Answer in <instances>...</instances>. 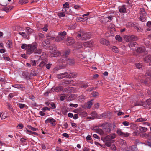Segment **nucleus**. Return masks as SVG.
Segmentation results:
<instances>
[{"instance_id":"nucleus-1","label":"nucleus","mask_w":151,"mask_h":151,"mask_svg":"<svg viewBox=\"0 0 151 151\" xmlns=\"http://www.w3.org/2000/svg\"><path fill=\"white\" fill-rule=\"evenodd\" d=\"M77 37L82 40H86L89 39L91 37V34L90 32H87L82 33V34H78Z\"/></svg>"},{"instance_id":"nucleus-2","label":"nucleus","mask_w":151,"mask_h":151,"mask_svg":"<svg viewBox=\"0 0 151 151\" xmlns=\"http://www.w3.org/2000/svg\"><path fill=\"white\" fill-rule=\"evenodd\" d=\"M37 48V45L35 44H28L27 45V53L30 54L34 52Z\"/></svg>"},{"instance_id":"nucleus-3","label":"nucleus","mask_w":151,"mask_h":151,"mask_svg":"<svg viewBox=\"0 0 151 151\" xmlns=\"http://www.w3.org/2000/svg\"><path fill=\"white\" fill-rule=\"evenodd\" d=\"M46 123H50L52 126H55L57 123L56 120L52 118H48L45 121Z\"/></svg>"},{"instance_id":"nucleus-4","label":"nucleus","mask_w":151,"mask_h":151,"mask_svg":"<svg viewBox=\"0 0 151 151\" xmlns=\"http://www.w3.org/2000/svg\"><path fill=\"white\" fill-rule=\"evenodd\" d=\"M125 38L127 42L134 41L137 40V38L133 35L126 36Z\"/></svg>"},{"instance_id":"nucleus-5","label":"nucleus","mask_w":151,"mask_h":151,"mask_svg":"<svg viewBox=\"0 0 151 151\" xmlns=\"http://www.w3.org/2000/svg\"><path fill=\"white\" fill-rule=\"evenodd\" d=\"M55 37V35L52 32H50L47 34L46 38L48 40H51L54 39Z\"/></svg>"},{"instance_id":"nucleus-6","label":"nucleus","mask_w":151,"mask_h":151,"mask_svg":"<svg viewBox=\"0 0 151 151\" xmlns=\"http://www.w3.org/2000/svg\"><path fill=\"white\" fill-rule=\"evenodd\" d=\"M147 15V13L145 12L142 13L140 17L139 18V20L142 22H144L146 21Z\"/></svg>"},{"instance_id":"nucleus-7","label":"nucleus","mask_w":151,"mask_h":151,"mask_svg":"<svg viewBox=\"0 0 151 151\" xmlns=\"http://www.w3.org/2000/svg\"><path fill=\"white\" fill-rule=\"evenodd\" d=\"M75 42V40L72 37L67 38L66 40V43L67 45H71Z\"/></svg>"},{"instance_id":"nucleus-8","label":"nucleus","mask_w":151,"mask_h":151,"mask_svg":"<svg viewBox=\"0 0 151 151\" xmlns=\"http://www.w3.org/2000/svg\"><path fill=\"white\" fill-rule=\"evenodd\" d=\"M116 127V126L114 124H113L111 125L108 127L104 131L106 132L107 133H109L111 132V130H113Z\"/></svg>"},{"instance_id":"nucleus-9","label":"nucleus","mask_w":151,"mask_h":151,"mask_svg":"<svg viewBox=\"0 0 151 151\" xmlns=\"http://www.w3.org/2000/svg\"><path fill=\"white\" fill-rule=\"evenodd\" d=\"M143 106L146 107L149 106V108H151V99H149L143 102Z\"/></svg>"},{"instance_id":"nucleus-10","label":"nucleus","mask_w":151,"mask_h":151,"mask_svg":"<svg viewBox=\"0 0 151 151\" xmlns=\"http://www.w3.org/2000/svg\"><path fill=\"white\" fill-rule=\"evenodd\" d=\"M64 63H66L67 64H68L69 65H72L75 63V61L73 58H69L67 59L66 60V61Z\"/></svg>"},{"instance_id":"nucleus-11","label":"nucleus","mask_w":151,"mask_h":151,"mask_svg":"<svg viewBox=\"0 0 151 151\" xmlns=\"http://www.w3.org/2000/svg\"><path fill=\"white\" fill-rule=\"evenodd\" d=\"M50 53L51 54L52 56L56 57L60 55V53L59 51L57 50L56 49H53L52 50H51L50 52Z\"/></svg>"},{"instance_id":"nucleus-12","label":"nucleus","mask_w":151,"mask_h":151,"mask_svg":"<svg viewBox=\"0 0 151 151\" xmlns=\"http://www.w3.org/2000/svg\"><path fill=\"white\" fill-rule=\"evenodd\" d=\"M119 12L121 13H124L126 12V7L125 5H122L118 7Z\"/></svg>"},{"instance_id":"nucleus-13","label":"nucleus","mask_w":151,"mask_h":151,"mask_svg":"<svg viewBox=\"0 0 151 151\" xmlns=\"http://www.w3.org/2000/svg\"><path fill=\"white\" fill-rule=\"evenodd\" d=\"M93 45L94 43L93 41L91 40L86 42L83 44V45L84 47H91L93 46Z\"/></svg>"},{"instance_id":"nucleus-14","label":"nucleus","mask_w":151,"mask_h":151,"mask_svg":"<svg viewBox=\"0 0 151 151\" xmlns=\"http://www.w3.org/2000/svg\"><path fill=\"white\" fill-rule=\"evenodd\" d=\"M12 87L18 89H19L22 91H24L25 89V88L24 86L19 84L13 85Z\"/></svg>"},{"instance_id":"nucleus-15","label":"nucleus","mask_w":151,"mask_h":151,"mask_svg":"<svg viewBox=\"0 0 151 151\" xmlns=\"http://www.w3.org/2000/svg\"><path fill=\"white\" fill-rule=\"evenodd\" d=\"M144 60L145 62H150L149 65H151V55H148L146 56L144 58Z\"/></svg>"},{"instance_id":"nucleus-16","label":"nucleus","mask_w":151,"mask_h":151,"mask_svg":"<svg viewBox=\"0 0 151 151\" xmlns=\"http://www.w3.org/2000/svg\"><path fill=\"white\" fill-rule=\"evenodd\" d=\"M68 76V73L65 72L58 74V79H61L65 77H66L67 78Z\"/></svg>"},{"instance_id":"nucleus-17","label":"nucleus","mask_w":151,"mask_h":151,"mask_svg":"<svg viewBox=\"0 0 151 151\" xmlns=\"http://www.w3.org/2000/svg\"><path fill=\"white\" fill-rule=\"evenodd\" d=\"M78 76V73L76 72L68 73V78H72L76 77Z\"/></svg>"},{"instance_id":"nucleus-18","label":"nucleus","mask_w":151,"mask_h":151,"mask_svg":"<svg viewBox=\"0 0 151 151\" xmlns=\"http://www.w3.org/2000/svg\"><path fill=\"white\" fill-rule=\"evenodd\" d=\"M100 42L104 45L108 46L109 45V41L104 39H102L100 40Z\"/></svg>"},{"instance_id":"nucleus-19","label":"nucleus","mask_w":151,"mask_h":151,"mask_svg":"<svg viewBox=\"0 0 151 151\" xmlns=\"http://www.w3.org/2000/svg\"><path fill=\"white\" fill-rule=\"evenodd\" d=\"M65 38L59 35L55 38V41L57 42H59L65 39Z\"/></svg>"},{"instance_id":"nucleus-20","label":"nucleus","mask_w":151,"mask_h":151,"mask_svg":"<svg viewBox=\"0 0 151 151\" xmlns=\"http://www.w3.org/2000/svg\"><path fill=\"white\" fill-rule=\"evenodd\" d=\"M52 89H54L55 91L58 92L61 91L63 89V87L62 86H60L56 87L54 88H52Z\"/></svg>"},{"instance_id":"nucleus-21","label":"nucleus","mask_w":151,"mask_h":151,"mask_svg":"<svg viewBox=\"0 0 151 151\" xmlns=\"http://www.w3.org/2000/svg\"><path fill=\"white\" fill-rule=\"evenodd\" d=\"M129 151L131 150V151H138L137 147L134 145L129 147Z\"/></svg>"},{"instance_id":"nucleus-22","label":"nucleus","mask_w":151,"mask_h":151,"mask_svg":"<svg viewBox=\"0 0 151 151\" xmlns=\"http://www.w3.org/2000/svg\"><path fill=\"white\" fill-rule=\"evenodd\" d=\"M109 124L107 123H104L102 124V126L103 127V129L104 131L108 127H109L110 125L112 124Z\"/></svg>"},{"instance_id":"nucleus-23","label":"nucleus","mask_w":151,"mask_h":151,"mask_svg":"<svg viewBox=\"0 0 151 151\" xmlns=\"http://www.w3.org/2000/svg\"><path fill=\"white\" fill-rule=\"evenodd\" d=\"M145 50V47H142L138 48L137 50V52L139 53H141L144 52Z\"/></svg>"},{"instance_id":"nucleus-24","label":"nucleus","mask_w":151,"mask_h":151,"mask_svg":"<svg viewBox=\"0 0 151 151\" xmlns=\"http://www.w3.org/2000/svg\"><path fill=\"white\" fill-rule=\"evenodd\" d=\"M6 105L8 107V109L12 112H14V110L11 105L8 102L6 103Z\"/></svg>"},{"instance_id":"nucleus-25","label":"nucleus","mask_w":151,"mask_h":151,"mask_svg":"<svg viewBox=\"0 0 151 151\" xmlns=\"http://www.w3.org/2000/svg\"><path fill=\"white\" fill-rule=\"evenodd\" d=\"M147 119L146 118H142L141 117L138 118L135 121L136 122H145L147 121Z\"/></svg>"},{"instance_id":"nucleus-26","label":"nucleus","mask_w":151,"mask_h":151,"mask_svg":"<svg viewBox=\"0 0 151 151\" xmlns=\"http://www.w3.org/2000/svg\"><path fill=\"white\" fill-rule=\"evenodd\" d=\"M146 76L149 79L151 78V69H149L147 70Z\"/></svg>"},{"instance_id":"nucleus-27","label":"nucleus","mask_w":151,"mask_h":151,"mask_svg":"<svg viewBox=\"0 0 151 151\" xmlns=\"http://www.w3.org/2000/svg\"><path fill=\"white\" fill-rule=\"evenodd\" d=\"M26 132L27 134L29 135H38V133H37L36 132H33L27 129V131Z\"/></svg>"},{"instance_id":"nucleus-28","label":"nucleus","mask_w":151,"mask_h":151,"mask_svg":"<svg viewBox=\"0 0 151 151\" xmlns=\"http://www.w3.org/2000/svg\"><path fill=\"white\" fill-rule=\"evenodd\" d=\"M93 100V99H92L88 102L87 105H86V107L87 108L90 109L91 107V106L93 104L92 102Z\"/></svg>"},{"instance_id":"nucleus-29","label":"nucleus","mask_w":151,"mask_h":151,"mask_svg":"<svg viewBox=\"0 0 151 151\" xmlns=\"http://www.w3.org/2000/svg\"><path fill=\"white\" fill-rule=\"evenodd\" d=\"M67 34V32L65 31H64L63 32H58V35L64 37L66 38V35Z\"/></svg>"},{"instance_id":"nucleus-30","label":"nucleus","mask_w":151,"mask_h":151,"mask_svg":"<svg viewBox=\"0 0 151 151\" xmlns=\"http://www.w3.org/2000/svg\"><path fill=\"white\" fill-rule=\"evenodd\" d=\"M25 31L28 34H30L33 32V30L29 27H27L26 28Z\"/></svg>"},{"instance_id":"nucleus-31","label":"nucleus","mask_w":151,"mask_h":151,"mask_svg":"<svg viewBox=\"0 0 151 151\" xmlns=\"http://www.w3.org/2000/svg\"><path fill=\"white\" fill-rule=\"evenodd\" d=\"M139 129L142 132H145L147 130V128L142 127H139Z\"/></svg>"},{"instance_id":"nucleus-32","label":"nucleus","mask_w":151,"mask_h":151,"mask_svg":"<svg viewBox=\"0 0 151 151\" xmlns=\"http://www.w3.org/2000/svg\"><path fill=\"white\" fill-rule=\"evenodd\" d=\"M143 102L141 101H136L134 103V105L135 106H143Z\"/></svg>"},{"instance_id":"nucleus-33","label":"nucleus","mask_w":151,"mask_h":151,"mask_svg":"<svg viewBox=\"0 0 151 151\" xmlns=\"http://www.w3.org/2000/svg\"><path fill=\"white\" fill-rule=\"evenodd\" d=\"M17 105L20 109H22L27 106L25 104L22 103H19Z\"/></svg>"},{"instance_id":"nucleus-34","label":"nucleus","mask_w":151,"mask_h":151,"mask_svg":"<svg viewBox=\"0 0 151 151\" xmlns=\"http://www.w3.org/2000/svg\"><path fill=\"white\" fill-rule=\"evenodd\" d=\"M58 15L59 17L60 18L62 17H63L65 16V12L64 11L63 12H61L59 13L58 14Z\"/></svg>"},{"instance_id":"nucleus-35","label":"nucleus","mask_w":151,"mask_h":151,"mask_svg":"<svg viewBox=\"0 0 151 151\" xmlns=\"http://www.w3.org/2000/svg\"><path fill=\"white\" fill-rule=\"evenodd\" d=\"M114 141H106L105 142V145L107 147H109L111 146V144L113 143Z\"/></svg>"},{"instance_id":"nucleus-36","label":"nucleus","mask_w":151,"mask_h":151,"mask_svg":"<svg viewBox=\"0 0 151 151\" xmlns=\"http://www.w3.org/2000/svg\"><path fill=\"white\" fill-rule=\"evenodd\" d=\"M28 2V1L27 0H19V3L21 5H22L27 3Z\"/></svg>"},{"instance_id":"nucleus-37","label":"nucleus","mask_w":151,"mask_h":151,"mask_svg":"<svg viewBox=\"0 0 151 151\" xmlns=\"http://www.w3.org/2000/svg\"><path fill=\"white\" fill-rule=\"evenodd\" d=\"M111 50L114 52L117 53L119 52L118 49L115 46H113L112 47Z\"/></svg>"},{"instance_id":"nucleus-38","label":"nucleus","mask_w":151,"mask_h":151,"mask_svg":"<svg viewBox=\"0 0 151 151\" xmlns=\"http://www.w3.org/2000/svg\"><path fill=\"white\" fill-rule=\"evenodd\" d=\"M6 44L7 45V47L8 48H10L12 46V41L10 40H8Z\"/></svg>"},{"instance_id":"nucleus-39","label":"nucleus","mask_w":151,"mask_h":151,"mask_svg":"<svg viewBox=\"0 0 151 151\" xmlns=\"http://www.w3.org/2000/svg\"><path fill=\"white\" fill-rule=\"evenodd\" d=\"M70 52V49H68L66 50L65 52L64 53V55L65 57H67V56L69 54Z\"/></svg>"},{"instance_id":"nucleus-40","label":"nucleus","mask_w":151,"mask_h":151,"mask_svg":"<svg viewBox=\"0 0 151 151\" xmlns=\"http://www.w3.org/2000/svg\"><path fill=\"white\" fill-rule=\"evenodd\" d=\"M105 139L106 141H113L112 140V139H111V136H110V135L107 136L105 137Z\"/></svg>"},{"instance_id":"nucleus-41","label":"nucleus","mask_w":151,"mask_h":151,"mask_svg":"<svg viewBox=\"0 0 151 151\" xmlns=\"http://www.w3.org/2000/svg\"><path fill=\"white\" fill-rule=\"evenodd\" d=\"M78 20L81 22H83L84 21L87 20L88 19V18L87 17L83 18L81 17H78Z\"/></svg>"},{"instance_id":"nucleus-42","label":"nucleus","mask_w":151,"mask_h":151,"mask_svg":"<svg viewBox=\"0 0 151 151\" xmlns=\"http://www.w3.org/2000/svg\"><path fill=\"white\" fill-rule=\"evenodd\" d=\"M116 132L119 136H122L123 133L121 129H117L116 131Z\"/></svg>"},{"instance_id":"nucleus-43","label":"nucleus","mask_w":151,"mask_h":151,"mask_svg":"<svg viewBox=\"0 0 151 151\" xmlns=\"http://www.w3.org/2000/svg\"><path fill=\"white\" fill-rule=\"evenodd\" d=\"M140 135L141 137L142 138L144 137L147 138L148 137V134L145 133H144V132L140 134Z\"/></svg>"},{"instance_id":"nucleus-44","label":"nucleus","mask_w":151,"mask_h":151,"mask_svg":"<svg viewBox=\"0 0 151 151\" xmlns=\"http://www.w3.org/2000/svg\"><path fill=\"white\" fill-rule=\"evenodd\" d=\"M42 51V50L41 49H39L37 50L36 49L34 53L37 54L38 55L41 54Z\"/></svg>"},{"instance_id":"nucleus-45","label":"nucleus","mask_w":151,"mask_h":151,"mask_svg":"<svg viewBox=\"0 0 151 151\" xmlns=\"http://www.w3.org/2000/svg\"><path fill=\"white\" fill-rule=\"evenodd\" d=\"M46 62L45 61H42L39 64V66L41 67H43L46 64Z\"/></svg>"},{"instance_id":"nucleus-46","label":"nucleus","mask_w":151,"mask_h":151,"mask_svg":"<svg viewBox=\"0 0 151 151\" xmlns=\"http://www.w3.org/2000/svg\"><path fill=\"white\" fill-rule=\"evenodd\" d=\"M62 11H64L66 13L68 14H69L70 13V10L69 9H63Z\"/></svg>"},{"instance_id":"nucleus-47","label":"nucleus","mask_w":151,"mask_h":151,"mask_svg":"<svg viewBox=\"0 0 151 151\" xmlns=\"http://www.w3.org/2000/svg\"><path fill=\"white\" fill-rule=\"evenodd\" d=\"M63 9H69V4L68 3V2H66L65 3V4L63 5Z\"/></svg>"},{"instance_id":"nucleus-48","label":"nucleus","mask_w":151,"mask_h":151,"mask_svg":"<svg viewBox=\"0 0 151 151\" xmlns=\"http://www.w3.org/2000/svg\"><path fill=\"white\" fill-rule=\"evenodd\" d=\"M115 38L116 40H118L119 42H121L122 41L121 37L119 35H117L116 36Z\"/></svg>"},{"instance_id":"nucleus-49","label":"nucleus","mask_w":151,"mask_h":151,"mask_svg":"<svg viewBox=\"0 0 151 151\" xmlns=\"http://www.w3.org/2000/svg\"><path fill=\"white\" fill-rule=\"evenodd\" d=\"M137 45V43L136 42H131L129 44V47H135L136 45Z\"/></svg>"},{"instance_id":"nucleus-50","label":"nucleus","mask_w":151,"mask_h":151,"mask_svg":"<svg viewBox=\"0 0 151 151\" xmlns=\"http://www.w3.org/2000/svg\"><path fill=\"white\" fill-rule=\"evenodd\" d=\"M27 127L29 129H31V130L32 131H35L37 130H38V129L37 128L33 127L30 125H28Z\"/></svg>"},{"instance_id":"nucleus-51","label":"nucleus","mask_w":151,"mask_h":151,"mask_svg":"<svg viewBox=\"0 0 151 151\" xmlns=\"http://www.w3.org/2000/svg\"><path fill=\"white\" fill-rule=\"evenodd\" d=\"M136 67L139 69H140L142 66V64L140 63H137L135 64Z\"/></svg>"},{"instance_id":"nucleus-52","label":"nucleus","mask_w":151,"mask_h":151,"mask_svg":"<svg viewBox=\"0 0 151 151\" xmlns=\"http://www.w3.org/2000/svg\"><path fill=\"white\" fill-rule=\"evenodd\" d=\"M91 95L93 97H96L99 96V93L98 92H93L91 93Z\"/></svg>"},{"instance_id":"nucleus-53","label":"nucleus","mask_w":151,"mask_h":151,"mask_svg":"<svg viewBox=\"0 0 151 151\" xmlns=\"http://www.w3.org/2000/svg\"><path fill=\"white\" fill-rule=\"evenodd\" d=\"M145 144L146 145H148L149 146L151 147V141L147 140L145 141Z\"/></svg>"},{"instance_id":"nucleus-54","label":"nucleus","mask_w":151,"mask_h":151,"mask_svg":"<svg viewBox=\"0 0 151 151\" xmlns=\"http://www.w3.org/2000/svg\"><path fill=\"white\" fill-rule=\"evenodd\" d=\"M73 82V81L71 80H67L65 81V83L66 84H69L70 83H72Z\"/></svg>"},{"instance_id":"nucleus-55","label":"nucleus","mask_w":151,"mask_h":151,"mask_svg":"<svg viewBox=\"0 0 151 151\" xmlns=\"http://www.w3.org/2000/svg\"><path fill=\"white\" fill-rule=\"evenodd\" d=\"M65 98L66 96L65 94H63L60 97V100L62 101L65 100Z\"/></svg>"},{"instance_id":"nucleus-56","label":"nucleus","mask_w":151,"mask_h":151,"mask_svg":"<svg viewBox=\"0 0 151 151\" xmlns=\"http://www.w3.org/2000/svg\"><path fill=\"white\" fill-rule=\"evenodd\" d=\"M21 48L23 49L25 48L27 50V45L26 44H23L21 46Z\"/></svg>"},{"instance_id":"nucleus-57","label":"nucleus","mask_w":151,"mask_h":151,"mask_svg":"<svg viewBox=\"0 0 151 151\" xmlns=\"http://www.w3.org/2000/svg\"><path fill=\"white\" fill-rule=\"evenodd\" d=\"M78 98L80 101H83V99H85V97L83 95H81L79 96Z\"/></svg>"},{"instance_id":"nucleus-58","label":"nucleus","mask_w":151,"mask_h":151,"mask_svg":"<svg viewBox=\"0 0 151 151\" xmlns=\"http://www.w3.org/2000/svg\"><path fill=\"white\" fill-rule=\"evenodd\" d=\"M47 27L48 26L46 24L45 25L44 27L42 28L43 30L45 32H47L48 30Z\"/></svg>"},{"instance_id":"nucleus-59","label":"nucleus","mask_w":151,"mask_h":151,"mask_svg":"<svg viewBox=\"0 0 151 151\" xmlns=\"http://www.w3.org/2000/svg\"><path fill=\"white\" fill-rule=\"evenodd\" d=\"M75 28V26L73 24L70 25L68 26V29H73Z\"/></svg>"},{"instance_id":"nucleus-60","label":"nucleus","mask_w":151,"mask_h":151,"mask_svg":"<svg viewBox=\"0 0 151 151\" xmlns=\"http://www.w3.org/2000/svg\"><path fill=\"white\" fill-rule=\"evenodd\" d=\"M19 34L21 35L23 37H26V33L24 32H19Z\"/></svg>"},{"instance_id":"nucleus-61","label":"nucleus","mask_w":151,"mask_h":151,"mask_svg":"<svg viewBox=\"0 0 151 151\" xmlns=\"http://www.w3.org/2000/svg\"><path fill=\"white\" fill-rule=\"evenodd\" d=\"M50 104L52 109H55L56 106L55 104L53 102H51Z\"/></svg>"},{"instance_id":"nucleus-62","label":"nucleus","mask_w":151,"mask_h":151,"mask_svg":"<svg viewBox=\"0 0 151 151\" xmlns=\"http://www.w3.org/2000/svg\"><path fill=\"white\" fill-rule=\"evenodd\" d=\"M122 124L124 126H127L129 125V123L127 121H125L122 122Z\"/></svg>"},{"instance_id":"nucleus-63","label":"nucleus","mask_w":151,"mask_h":151,"mask_svg":"<svg viewBox=\"0 0 151 151\" xmlns=\"http://www.w3.org/2000/svg\"><path fill=\"white\" fill-rule=\"evenodd\" d=\"M130 134L128 133H123V134L122 136V137H128L129 135Z\"/></svg>"},{"instance_id":"nucleus-64","label":"nucleus","mask_w":151,"mask_h":151,"mask_svg":"<svg viewBox=\"0 0 151 151\" xmlns=\"http://www.w3.org/2000/svg\"><path fill=\"white\" fill-rule=\"evenodd\" d=\"M74 6L75 9L77 10H79L81 8L80 6L78 5H74Z\"/></svg>"}]
</instances>
